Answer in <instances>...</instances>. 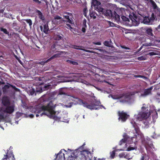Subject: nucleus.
I'll use <instances>...</instances> for the list:
<instances>
[{"mask_svg":"<svg viewBox=\"0 0 160 160\" xmlns=\"http://www.w3.org/2000/svg\"><path fill=\"white\" fill-rule=\"evenodd\" d=\"M56 106V105L53 104L52 101H50L47 105L42 106L39 110H37L35 111V112L38 113V114H36V117H38L39 116L38 114L40 113L41 116H42L43 115H45L50 118H58L56 114L57 112L58 113L59 112L55 111Z\"/></svg>","mask_w":160,"mask_h":160,"instance_id":"nucleus-1","label":"nucleus"},{"mask_svg":"<svg viewBox=\"0 0 160 160\" xmlns=\"http://www.w3.org/2000/svg\"><path fill=\"white\" fill-rule=\"evenodd\" d=\"M73 101L76 102L75 104L82 105L84 107L90 109H98L99 108L97 107L99 106L100 104L99 101L95 100L91 102L89 104L87 102H83L82 100L78 98H74V99Z\"/></svg>","mask_w":160,"mask_h":160,"instance_id":"nucleus-2","label":"nucleus"},{"mask_svg":"<svg viewBox=\"0 0 160 160\" xmlns=\"http://www.w3.org/2000/svg\"><path fill=\"white\" fill-rule=\"evenodd\" d=\"M103 14L108 18L114 19L117 22H119L120 20V16L115 11L112 12L110 10L105 9Z\"/></svg>","mask_w":160,"mask_h":160,"instance_id":"nucleus-3","label":"nucleus"},{"mask_svg":"<svg viewBox=\"0 0 160 160\" xmlns=\"http://www.w3.org/2000/svg\"><path fill=\"white\" fill-rule=\"evenodd\" d=\"M118 114L119 117L118 119L122 122H125L129 117V115L124 111H118Z\"/></svg>","mask_w":160,"mask_h":160,"instance_id":"nucleus-4","label":"nucleus"},{"mask_svg":"<svg viewBox=\"0 0 160 160\" xmlns=\"http://www.w3.org/2000/svg\"><path fill=\"white\" fill-rule=\"evenodd\" d=\"M50 86V85L48 84V85H44L43 87L42 88L40 86H35V95H36L37 93H40L42 92L43 91L48 90Z\"/></svg>","mask_w":160,"mask_h":160,"instance_id":"nucleus-5","label":"nucleus"},{"mask_svg":"<svg viewBox=\"0 0 160 160\" xmlns=\"http://www.w3.org/2000/svg\"><path fill=\"white\" fill-rule=\"evenodd\" d=\"M64 14L63 15V17L67 20H63L64 22H68L70 24H72L73 20V15L72 13L69 12H65Z\"/></svg>","mask_w":160,"mask_h":160,"instance_id":"nucleus-6","label":"nucleus"},{"mask_svg":"<svg viewBox=\"0 0 160 160\" xmlns=\"http://www.w3.org/2000/svg\"><path fill=\"white\" fill-rule=\"evenodd\" d=\"M155 18H150L148 17H143V19L141 20V22L146 24L150 25L152 24Z\"/></svg>","mask_w":160,"mask_h":160,"instance_id":"nucleus-7","label":"nucleus"},{"mask_svg":"<svg viewBox=\"0 0 160 160\" xmlns=\"http://www.w3.org/2000/svg\"><path fill=\"white\" fill-rule=\"evenodd\" d=\"M1 101L2 104L5 107L8 106L10 105V100L7 96L3 97Z\"/></svg>","mask_w":160,"mask_h":160,"instance_id":"nucleus-8","label":"nucleus"},{"mask_svg":"<svg viewBox=\"0 0 160 160\" xmlns=\"http://www.w3.org/2000/svg\"><path fill=\"white\" fill-rule=\"evenodd\" d=\"M6 107L5 109L3 110L4 112L11 114L14 112V109L13 106L9 105Z\"/></svg>","mask_w":160,"mask_h":160,"instance_id":"nucleus-9","label":"nucleus"},{"mask_svg":"<svg viewBox=\"0 0 160 160\" xmlns=\"http://www.w3.org/2000/svg\"><path fill=\"white\" fill-rule=\"evenodd\" d=\"M150 114L148 112H142L139 115L138 117V119L140 120H142V119H147L150 116Z\"/></svg>","mask_w":160,"mask_h":160,"instance_id":"nucleus-10","label":"nucleus"},{"mask_svg":"<svg viewBox=\"0 0 160 160\" xmlns=\"http://www.w3.org/2000/svg\"><path fill=\"white\" fill-rule=\"evenodd\" d=\"M152 89V87H151L144 90L143 93H142L140 96L142 97H146L147 96L151 93V90Z\"/></svg>","mask_w":160,"mask_h":160,"instance_id":"nucleus-11","label":"nucleus"},{"mask_svg":"<svg viewBox=\"0 0 160 160\" xmlns=\"http://www.w3.org/2000/svg\"><path fill=\"white\" fill-rule=\"evenodd\" d=\"M143 30L145 31V33L147 34L148 36H153V35L152 33V30L151 28H144Z\"/></svg>","mask_w":160,"mask_h":160,"instance_id":"nucleus-12","label":"nucleus"},{"mask_svg":"<svg viewBox=\"0 0 160 160\" xmlns=\"http://www.w3.org/2000/svg\"><path fill=\"white\" fill-rule=\"evenodd\" d=\"M35 85H33L32 86L30 87H29L28 89H27V92L28 93L29 95L32 96L34 94L35 95Z\"/></svg>","mask_w":160,"mask_h":160,"instance_id":"nucleus-13","label":"nucleus"},{"mask_svg":"<svg viewBox=\"0 0 160 160\" xmlns=\"http://www.w3.org/2000/svg\"><path fill=\"white\" fill-rule=\"evenodd\" d=\"M102 77L104 78V79L103 80H101L100 79H99L98 81L100 82H105L106 83H107L110 85H111V82L110 81L111 79H109V77H105L104 75H102Z\"/></svg>","mask_w":160,"mask_h":160,"instance_id":"nucleus-14","label":"nucleus"},{"mask_svg":"<svg viewBox=\"0 0 160 160\" xmlns=\"http://www.w3.org/2000/svg\"><path fill=\"white\" fill-rule=\"evenodd\" d=\"M131 95L125 94L122 97L120 101L122 102H127L128 101V99H129L131 98Z\"/></svg>","mask_w":160,"mask_h":160,"instance_id":"nucleus-15","label":"nucleus"},{"mask_svg":"<svg viewBox=\"0 0 160 160\" xmlns=\"http://www.w3.org/2000/svg\"><path fill=\"white\" fill-rule=\"evenodd\" d=\"M12 87L14 89L16 90L18 89L15 86H13L12 85L10 84L9 83H7V84L5 85L3 88H2V90L3 92H6L7 89L9 88L10 87Z\"/></svg>","mask_w":160,"mask_h":160,"instance_id":"nucleus-16","label":"nucleus"},{"mask_svg":"<svg viewBox=\"0 0 160 160\" xmlns=\"http://www.w3.org/2000/svg\"><path fill=\"white\" fill-rule=\"evenodd\" d=\"M56 158H57L58 160H64L65 159L64 154L62 153L61 150L57 154Z\"/></svg>","mask_w":160,"mask_h":160,"instance_id":"nucleus-17","label":"nucleus"},{"mask_svg":"<svg viewBox=\"0 0 160 160\" xmlns=\"http://www.w3.org/2000/svg\"><path fill=\"white\" fill-rule=\"evenodd\" d=\"M131 123L134 128L136 133L137 134L139 133L140 132V129L137 124L133 121H132Z\"/></svg>","mask_w":160,"mask_h":160,"instance_id":"nucleus-18","label":"nucleus"},{"mask_svg":"<svg viewBox=\"0 0 160 160\" xmlns=\"http://www.w3.org/2000/svg\"><path fill=\"white\" fill-rule=\"evenodd\" d=\"M133 17L132 15H130L129 17L133 22H135L137 24L138 23V22L137 20V17L134 14L133 15Z\"/></svg>","mask_w":160,"mask_h":160,"instance_id":"nucleus-19","label":"nucleus"},{"mask_svg":"<svg viewBox=\"0 0 160 160\" xmlns=\"http://www.w3.org/2000/svg\"><path fill=\"white\" fill-rule=\"evenodd\" d=\"M37 12L38 14V15L39 18L43 22L45 20V18L44 16L42 14L41 12L39 10H37Z\"/></svg>","mask_w":160,"mask_h":160,"instance_id":"nucleus-20","label":"nucleus"},{"mask_svg":"<svg viewBox=\"0 0 160 160\" xmlns=\"http://www.w3.org/2000/svg\"><path fill=\"white\" fill-rule=\"evenodd\" d=\"M49 31V28L48 24H45L44 25L43 32L45 34H48Z\"/></svg>","mask_w":160,"mask_h":160,"instance_id":"nucleus-21","label":"nucleus"},{"mask_svg":"<svg viewBox=\"0 0 160 160\" xmlns=\"http://www.w3.org/2000/svg\"><path fill=\"white\" fill-rule=\"evenodd\" d=\"M96 10L100 13L103 14L105 9L99 6L96 8Z\"/></svg>","mask_w":160,"mask_h":160,"instance_id":"nucleus-22","label":"nucleus"},{"mask_svg":"<svg viewBox=\"0 0 160 160\" xmlns=\"http://www.w3.org/2000/svg\"><path fill=\"white\" fill-rule=\"evenodd\" d=\"M101 4V3L100 2L98 1L97 0H92V5L94 6H99Z\"/></svg>","mask_w":160,"mask_h":160,"instance_id":"nucleus-23","label":"nucleus"},{"mask_svg":"<svg viewBox=\"0 0 160 160\" xmlns=\"http://www.w3.org/2000/svg\"><path fill=\"white\" fill-rule=\"evenodd\" d=\"M112 43L111 39H110L109 41H105L104 42V44L105 46L110 47L111 46V44Z\"/></svg>","mask_w":160,"mask_h":160,"instance_id":"nucleus-24","label":"nucleus"},{"mask_svg":"<svg viewBox=\"0 0 160 160\" xmlns=\"http://www.w3.org/2000/svg\"><path fill=\"white\" fill-rule=\"evenodd\" d=\"M56 44H53L51 47V50L53 52L56 53L58 51H56Z\"/></svg>","mask_w":160,"mask_h":160,"instance_id":"nucleus-25","label":"nucleus"},{"mask_svg":"<svg viewBox=\"0 0 160 160\" xmlns=\"http://www.w3.org/2000/svg\"><path fill=\"white\" fill-rule=\"evenodd\" d=\"M89 15L90 17L91 18H93V19L96 18V16L97 15V14L94 12H90Z\"/></svg>","mask_w":160,"mask_h":160,"instance_id":"nucleus-26","label":"nucleus"},{"mask_svg":"<svg viewBox=\"0 0 160 160\" xmlns=\"http://www.w3.org/2000/svg\"><path fill=\"white\" fill-rule=\"evenodd\" d=\"M54 39L57 40H60L62 39V37L59 35H55L54 36Z\"/></svg>","mask_w":160,"mask_h":160,"instance_id":"nucleus-27","label":"nucleus"},{"mask_svg":"<svg viewBox=\"0 0 160 160\" xmlns=\"http://www.w3.org/2000/svg\"><path fill=\"white\" fill-rule=\"evenodd\" d=\"M134 77L136 78H142L145 79V80H147L148 79L147 77L140 75H135L134 76Z\"/></svg>","mask_w":160,"mask_h":160,"instance_id":"nucleus-28","label":"nucleus"},{"mask_svg":"<svg viewBox=\"0 0 160 160\" xmlns=\"http://www.w3.org/2000/svg\"><path fill=\"white\" fill-rule=\"evenodd\" d=\"M82 47V46H80L77 45H73L72 46V48L76 49L85 51V50L82 49L81 48Z\"/></svg>","mask_w":160,"mask_h":160,"instance_id":"nucleus-29","label":"nucleus"},{"mask_svg":"<svg viewBox=\"0 0 160 160\" xmlns=\"http://www.w3.org/2000/svg\"><path fill=\"white\" fill-rule=\"evenodd\" d=\"M0 31L2 32H3L4 33L7 34H8L9 33V32L7 31V30L6 29L3 28H1Z\"/></svg>","mask_w":160,"mask_h":160,"instance_id":"nucleus-30","label":"nucleus"},{"mask_svg":"<svg viewBox=\"0 0 160 160\" xmlns=\"http://www.w3.org/2000/svg\"><path fill=\"white\" fill-rule=\"evenodd\" d=\"M147 59V57L146 56H141L138 57V59L139 61L144 60Z\"/></svg>","mask_w":160,"mask_h":160,"instance_id":"nucleus-31","label":"nucleus"},{"mask_svg":"<svg viewBox=\"0 0 160 160\" xmlns=\"http://www.w3.org/2000/svg\"><path fill=\"white\" fill-rule=\"evenodd\" d=\"M47 61V60L45 61H43V62H39L38 61H36L35 62H34V63L36 64H41L42 65H43L45 64V63H47L48 62H46Z\"/></svg>","mask_w":160,"mask_h":160,"instance_id":"nucleus-32","label":"nucleus"},{"mask_svg":"<svg viewBox=\"0 0 160 160\" xmlns=\"http://www.w3.org/2000/svg\"><path fill=\"white\" fill-rule=\"evenodd\" d=\"M62 18L58 15H56L54 17V19L53 21H54V22H58V21H57V20H60Z\"/></svg>","mask_w":160,"mask_h":160,"instance_id":"nucleus-33","label":"nucleus"},{"mask_svg":"<svg viewBox=\"0 0 160 160\" xmlns=\"http://www.w3.org/2000/svg\"><path fill=\"white\" fill-rule=\"evenodd\" d=\"M65 27L67 28L68 29H70L71 31H72V30L73 28L71 26V25L68 24H66L65 26Z\"/></svg>","mask_w":160,"mask_h":160,"instance_id":"nucleus-34","label":"nucleus"},{"mask_svg":"<svg viewBox=\"0 0 160 160\" xmlns=\"http://www.w3.org/2000/svg\"><path fill=\"white\" fill-rule=\"evenodd\" d=\"M120 46L122 48L126 50L125 52H128L129 51H127V50H130L131 49L129 48L124 45H121Z\"/></svg>","mask_w":160,"mask_h":160,"instance_id":"nucleus-35","label":"nucleus"},{"mask_svg":"<svg viewBox=\"0 0 160 160\" xmlns=\"http://www.w3.org/2000/svg\"><path fill=\"white\" fill-rule=\"evenodd\" d=\"M110 157L111 158H113L115 157V151L114 150L112 152H111L110 153Z\"/></svg>","mask_w":160,"mask_h":160,"instance_id":"nucleus-36","label":"nucleus"},{"mask_svg":"<svg viewBox=\"0 0 160 160\" xmlns=\"http://www.w3.org/2000/svg\"><path fill=\"white\" fill-rule=\"evenodd\" d=\"M153 118H158V113L156 111L153 112V114L152 115Z\"/></svg>","mask_w":160,"mask_h":160,"instance_id":"nucleus-37","label":"nucleus"},{"mask_svg":"<svg viewBox=\"0 0 160 160\" xmlns=\"http://www.w3.org/2000/svg\"><path fill=\"white\" fill-rule=\"evenodd\" d=\"M58 57L55 54L54 55L49 58L48 59L46 62H48L50 61L51 60L53 59L56 58H57Z\"/></svg>","mask_w":160,"mask_h":160,"instance_id":"nucleus-38","label":"nucleus"},{"mask_svg":"<svg viewBox=\"0 0 160 160\" xmlns=\"http://www.w3.org/2000/svg\"><path fill=\"white\" fill-rule=\"evenodd\" d=\"M136 149H137V148L136 147L134 148V147H131V146H130L128 148L127 150V151H130L131 150H134V149L136 150Z\"/></svg>","mask_w":160,"mask_h":160,"instance_id":"nucleus-39","label":"nucleus"},{"mask_svg":"<svg viewBox=\"0 0 160 160\" xmlns=\"http://www.w3.org/2000/svg\"><path fill=\"white\" fill-rule=\"evenodd\" d=\"M121 18L122 20L126 22L129 21L128 18L124 16H122L121 17Z\"/></svg>","mask_w":160,"mask_h":160,"instance_id":"nucleus-40","label":"nucleus"},{"mask_svg":"<svg viewBox=\"0 0 160 160\" xmlns=\"http://www.w3.org/2000/svg\"><path fill=\"white\" fill-rule=\"evenodd\" d=\"M88 160H91V159H90L89 158V157H88ZM106 158H95L94 157V160H105Z\"/></svg>","mask_w":160,"mask_h":160,"instance_id":"nucleus-41","label":"nucleus"},{"mask_svg":"<svg viewBox=\"0 0 160 160\" xmlns=\"http://www.w3.org/2000/svg\"><path fill=\"white\" fill-rule=\"evenodd\" d=\"M25 21L27 23L29 24V25L30 26H31L32 25V21L31 19H26V20H25Z\"/></svg>","mask_w":160,"mask_h":160,"instance_id":"nucleus-42","label":"nucleus"},{"mask_svg":"<svg viewBox=\"0 0 160 160\" xmlns=\"http://www.w3.org/2000/svg\"><path fill=\"white\" fill-rule=\"evenodd\" d=\"M88 12L87 10V8H84L83 9V14L85 17H87V12Z\"/></svg>","mask_w":160,"mask_h":160,"instance_id":"nucleus-43","label":"nucleus"},{"mask_svg":"<svg viewBox=\"0 0 160 160\" xmlns=\"http://www.w3.org/2000/svg\"><path fill=\"white\" fill-rule=\"evenodd\" d=\"M126 140L125 139H122L120 142L119 145H121L122 143H125L126 142Z\"/></svg>","mask_w":160,"mask_h":160,"instance_id":"nucleus-44","label":"nucleus"},{"mask_svg":"<svg viewBox=\"0 0 160 160\" xmlns=\"http://www.w3.org/2000/svg\"><path fill=\"white\" fill-rule=\"evenodd\" d=\"M151 43H145L142 44L143 46H151Z\"/></svg>","mask_w":160,"mask_h":160,"instance_id":"nucleus-45","label":"nucleus"},{"mask_svg":"<svg viewBox=\"0 0 160 160\" xmlns=\"http://www.w3.org/2000/svg\"><path fill=\"white\" fill-rule=\"evenodd\" d=\"M148 55H149L151 56H153L156 54V53L153 52H151L147 53V54Z\"/></svg>","mask_w":160,"mask_h":160,"instance_id":"nucleus-46","label":"nucleus"},{"mask_svg":"<svg viewBox=\"0 0 160 160\" xmlns=\"http://www.w3.org/2000/svg\"><path fill=\"white\" fill-rule=\"evenodd\" d=\"M1 112V110H0V112ZM4 119V114L3 113H1L0 114V120H2Z\"/></svg>","mask_w":160,"mask_h":160,"instance_id":"nucleus-47","label":"nucleus"},{"mask_svg":"<svg viewBox=\"0 0 160 160\" xmlns=\"http://www.w3.org/2000/svg\"><path fill=\"white\" fill-rule=\"evenodd\" d=\"M73 65H77L78 64V63L76 62L73 61H72L71 63Z\"/></svg>","mask_w":160,"mask_h":160,"instance_id":"nucleus-48","label":"nucleus"},{"mask_svg":"<svg viewBox=\"0 0 160 160\" xmlns=\"http://www.w3.org/2000/svg\"><path fill=\"white\" fill-rule=\"evenodd\" d=\"M109 23L110 26L111 27H114L115 26V24L113 22H111L109 21Z\"/></svg>","mask_w":160,"mask_h":160,"instance_id":"nucleus-49","label":"nucleus"},{"mask_svg":"<svg viewBox=\"0 0 160 160\" xmlns=\"http://www.w3.org/2000/svg\"><path fill=\"white\" fill-rule=\"evenodd\" d=\"M152 5L154 8H156V7H157V5H156V3L153 1V3H152Z\"/></svg>","mask_w":160,"mask_h":160,"instance_id":"nucleus-50","label":"nucleus"},{"mask_svg":"<svg viewBox=\"0 0 160 160\" xmlns=\"http://www.w3.org/2000/svg\"><path fill=\"white\" fill-rule=\"evenodd\" d=\"M62 52H60V53H57L56 54H55L58 57H60V56L61 55V54L62 53Z\"/></svg>","mask_w":160,"mask_h":160,"instance_id":"nucleus-51","label":"nucleus"},{"mask_svg":"<svg viewBox=\"0 0 160 160\" xmlns=\"http://www.w3.org/2000/svg\"><path fill=\"white\" fill-rule=\"evenodd\" d=\"M93 43L95 45H101V42H94Z\"/></svg>","mask_w":160,"mask_h":160,"instance_id":"nucleus-52","label":"nucleus"},{"mask_svg":"<svg viewBox=\"0 0 160 160\" xmlns=\"http://www.w3.org/2000/svg\"><path fill=\"white\" fill-rule=\"evenodd\" d=\"M10 157H8V155H6L5 158H3L2 160H6L8 158H9Z\"/></svg>","mask_w":160,"mask_h":160,"instance_id":"nucleus-53","label":"nucleus"},{"mask_svg":"<svg viewBox=\"0 0 160 160\" xmlns=\"http://www.w3.org/2000/svg\"><path fill=\"white\" fill-rule=\"evenodd\" d=\"M35 2L37 3L38 4L40 3H41V2L39 1V0H33Z\"/></svg>","mask_w":160,"mask_h":160,"instance_id":"nucleus-54","label":"nucleus"},{"mask_svg":"<svg viewBox=\"0 0 160 160\" xmlns=\"http://www.w3.org/2000/svg\"><path fill=\"white\" fill-rule=\"evenodd\" d=\"M59 94L60 95H65L66 93L65 92H63L62 91H60L59 92Z\"/></svg>","mask_w":160,"mask_h":160,"instance_id":"nucleus-55","label":"nucleus"},{"mask_svg":"<svg viewBox=\"0 0 160 160\" xmlns=\"http://www.w3.org/2000/svg\"><path fill=\"white\" fill-rule=\"evenodd\" d=\"M140 160H148V159L147 160L145 158V157L143 156H142Z\"/></svg>","mask_w":160,"mask_h":160,"instance_id":"nucleus-56","label":"nucleus"},{"mask_svg":"<svg viewBox=\"0 0 160 160\" xmlns=\"http://www.w3.org/2000/svg\"><path fill=\"white\" fill-rule=\"evenodd\" d=\"M72 102H71V103H69V106H67V107H69V108H70L71 107V106H72Z\"/></svg>","mask_w":160,"mask_h":160,"instance_id":"nucleus-57","label":"nucleus"},{"mask_svg":"<svg viewBox=\"0 0 160 160\" xmlns=\"http://www.w3.org/2000/svg\"><path fill=\"white\" fill-rule=\"evenodd\" d=\"M82 30L83 32H85L86 31V29L84 28H82Z\"/></svg>","mask_w":160,"mask_h":160,"instance_id":"nucleus-58","label":"nucleus"},{"mask_svg":"<svg viewBox=\"0 0 160 160\" xmlns=\"http://www.w3.org/2000/svg\"><path fill=\"white\" fill-rule=\"evenodd\" d=\"M72 61L69 60H67L66 61L67 62H68L69 63H71H71Z\"/></svg>","mask_w":160,"mask_h":160,"instance_id":"nucleus-59","label":"nucleus"},{"mask_svg":"<svg viewBox=\"0 0 160 160\" xmlns=\"http://www.w3.org/2000/svg\"><path fill=\"white\" fill-rule=\"evenodd\" d=\"M40 27L41 31H43V27L42 26H40Z\"/></svg>","mask_w":160,"mask_h":160,"instance_id":"nucleus-60","label":"nucleus"},{"mask_svg":"<svg viewBox=\"0 0 160 160\" xmlns=\"http://www.w3.org/2000/svg\"><path fill=\"white\" fill-rule=\"evenodd\" d=\"M29 117L31 118H33L34 117V115L33 114H31L29 115Z\"/></svg>","mask_w":160,"mask_h":160,"instance_id":"nucleus-61","label":"nucleus"},{"mask_svg":"<svg viewBox=\"0 0 160 160\" xmlns=\"http://www.w3.org/2000/svg\"><path fill=\"white\" fill-rule=\"evenodd\" d=\"M4 12V10L3 9H1L0 10V13H3Z\"/></svg>","mask_w":160,"mask_h":160,"instance_id":"nucleus-62","label":"nucleus"},{"mask_svg":"<svg viewBox=\"0 0 160 160\" xmlns=\"http://www.w3.org/2000/svg\"><path fill=\"white\" fill-rule=\"evenodd\" d=\"M155 18L154 17V15L153 13H152V17L151 18Z\"/></svg>","mask_w":160,"mask_h":160,"instance_id":"nucleus-63","label":"nucleus"},{"mask_svg":"<svg viewBox=\"0 0 160 160\" xmlns=\"http://www.w3.org/2000/svg\"><path fill=\"white\" fill-rule=\"evenodd\" d=\"M5 84V82H2L1 83V84Z\"/></svg>","mask_w":160,"mask_h":160,"instance_id":"nucleus-64","label":"nucleus"}]
</instances>
